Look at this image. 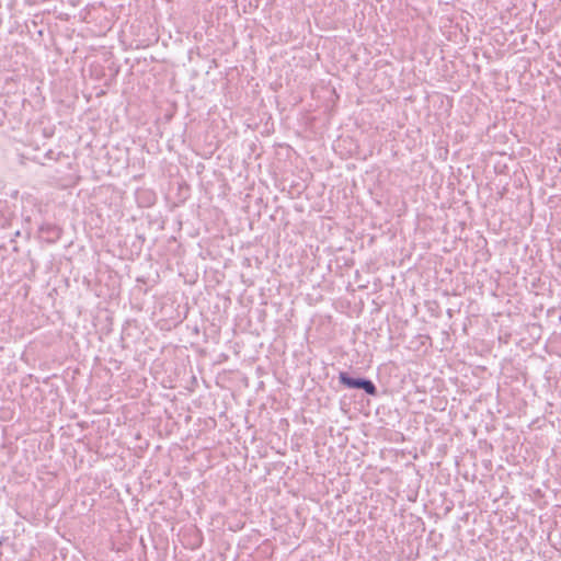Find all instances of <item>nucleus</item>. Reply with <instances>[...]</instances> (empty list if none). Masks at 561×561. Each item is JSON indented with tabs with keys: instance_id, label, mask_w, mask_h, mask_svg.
Wrapping results in <instances>:
<instances>
[{
	"instance_id": "f257e3e1",
	"label": "nucleus",
	"mask_w": 561,
	"mask_h": 561,
	"mask_svg": "<svg viewBox=\"0 0 561 561\" xmlns=\"http://www.w3.org/2000/svg\"><path fill=\"white\" fill-rule=\"evenodd\" d=\"M340 382L351 389H363L370 396H376V386L368 379L353 378L347 373L341 371L339 375Z\"/></svg>"
}]
</instances>
